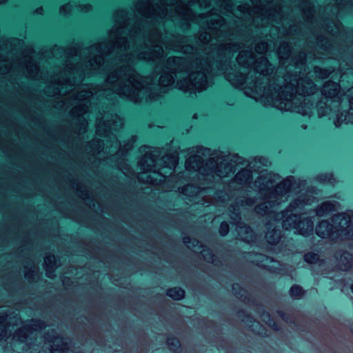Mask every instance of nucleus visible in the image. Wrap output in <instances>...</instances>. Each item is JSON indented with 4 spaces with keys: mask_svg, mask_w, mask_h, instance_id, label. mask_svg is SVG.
<instances>
[{
    "mask_svg": "<svg viewBox=\"0 0 353 353\" xmlns=\"http://www.w3.org/2000/svg\"><path fill=\"white\" fill-rule=\"evenodd\" d=\"M300 219L299 214L288 215L283 221V227L288 225L290 228L299 229V234L303 237H310L313 235L314 230V222L311 217H304L301 222L297 221Z\"/></svg>",
    "mask_w": 353,
    "mask_h": 353,
    "instance_id": "1",
    "label": "nucleus"
},
{
    "mask_svg": "<svg viewBox=\"0 0 353 353\" xmlns=\"http://www.w3.org/2000/svg\"><path fill=\"white\" fill-rule=\"evenodd\" d=\"M63 336L56 334L54 330L52 333L48 334V341L53 343L51 345L50 352L51 353H68L70 350L69 343L63 341Z\"/></svg>",
    "mask_w": 353,
    "mask_h": 353,
    "instance_id": "2",
    "label": "nucleus"
},
{
    "mask_svg": "<svg viewBox=\"0 0 353 353\" xmlns=\"http://www.w3.org/2000/svg\"><path fill=\"white\" fill-rule=\"evenodd\" d=\"M336 259L338 265L336 268L343 272L350 271L353 265V255L345 250H341L336 252Z\"/></svg>",
    "mask_w": 353,
    "mask_h": 353,
    "instance_id": "3",
    "label": "nucleus"
},
{
    "mask_svg": "<svg viewBox=\"0 0 353 353\" xmlns=\"http://www.w3.org/2000/svg\"><path fill=\"white\" fill-rule=\"evenodd\" d=\"M334 226L327 219L320 221L316 227L315 233L321 239L332 238Z\"/></svg>",
    "mask_w": 353,
    "mask_h": 353,
    "instance_id": "4",
    "label": "nucleus"
},
{
    "mask_svg": "<svg viewBox=\"0 0 353 353\" xmlns=\"http://www.w3.org/2000/svg\"><path fill=\"white\" fill-rule=\"evenodd\" d=\"M31 321L32 323L30 325H28V326L23 327V330H21L19 332H17V336L19 337V339H21V338H23V339H27L26 335L23 334V332L31 333L32 331H33V330L35 331L37 329L43 330L46 326V323L39 319H32Z\"/></svg>",
    "mask_w": 353,
    "mask_h": 353,
    "instance_id": "5",
    "label": "nucleus"
},
{
    "mask_svg": "<svg viewBox=\"0 0 353 353\" xmlns=\"http://www.w3.org/2000/svg\"><path fill=\"white\" fill-rule=\"evenodd\" d=\"M336 210V204L333 201H323L315 209V213L317 216L323 217Z\"/></svg>",
    "mask_w": 353,
    "mask_h": 353,
    "instance_id": "6",
    "label": "nucleus"
},
{
    "mask_svg": "<svg viewBox=\"0 0 353 353\" xmlns=\"http://www.w3.org/2000/svg\"><path fill=\"white\" fill-rule=\"evenodd\" d=\"M165 294L172 300L181 301L185 298V292L182 288L175 286L168 288L165 292Z\"/></svg>",
    "mask_w": 353,
    "mask_h": 353,
    "instance_id": "7",
    "label": "nucleus"
},
{
    "mask_svg": "<svg viewBox=\"0 0 353 353\" xmlns=\"http://www.w3.org/2000/svg\"><path fill=\"white\" fill-rule=\"evenodd\" d=\"M305 290L299 285L294 284L289 289V294L293 300H300L305 295Z\"/></svg>",
    "mask_w": 353,
    "mask_h": 353,
    "instance_id": "8",
    "label": "nucleus"
},
{
    "mask_svg": "<svg viewBox=\"0 0 353 353\" xmlns=\"http://www.w3.org/2000/svg\"><path fill=\"white\" fill-rule=\"evenodd\" d=\"M166 344L174 353H178L181 350V343L179 338L170 335L166 339Z\"/></svg>",
    "mask_w": 353,
    "mask_h": 353,
    "instance_id": "9",
    "label": "nucleus"
},
{
    "mask_svg": "<svg viewBox=\"0 0 353 353\" xmlns=\"http://www.w3.org/2000/svg\"><path fill=\"white\" fill-rule=\"evenodd\" d=\"M330 280L334 281L336 288H339L341 292H343L344 290L347 291L350 289L351 292L353 294V283L350 285L349 282L345 279L341 278L334 279V277H330Z\"/></svg>",
    "mask_w": 353,
    "mask_h": 353,
    "instance_id": "10",
    "label": "nucleus"
},
{
    "mask_svg": "<svg viewBox=\"0 0 353 353\" xmlns=\"http://www.w3.org/2000/svg\"><path fill=\"white\" fill-rule=\"evenodd\" d=\"M268 243L270 245H276L281 239V232L276 228H272L269 232V235L268 236Z\"/></svg>",
    "mask_w": 353,
    "mask_h": 353,
    "instance_id": "11",
    "label": "nucleus"
},
{
    "mask_svg": "<svg viewBox=\"0 0 353 353\" xmlns=\"http://www.w3.org/2000/svg\"><path fill=\"white\" fill-rule=\"evenodd\" d=\"M332 220L333 222L344 221L345 224L349 226L350 225L351 221H353V211L350 215L344 212L338 213L332 217Z\"/></svg>",
    "mask_w": 353,
    "mask_h": 353,
    "instance_id": "12",
    "label": "nucleus"
},
{
    "mask_svg": "<svg viewBox=\"0 0 353 353\" xmlns=\"http://www.w3.org/2000/svg\"><path fill=\"white\" fill-rule=\"evenodd\" d=\"M293 178L286 179L285 181L280 183L275 189V192L277 194L281 195L283 192L288 190L292 185Z\"/></svg>",
    "mask_w": 353,
    "mask_h": 353,
    "instance_id": "13",
    "label": "nucleus"
},
{
    "mask_svg": "<svg viewBox=\"0 0 353 353\" xmlns=\"http://www.w3.org/2000/svg\"><path fill=\"white\" fill-rule=\"evenodd\" d=\"M262 316L268 319V322H266V323L274 331L278 332L281 330L280 325L276 321L273 320L270 313L263 311Z\"/></svg>",
    "mask_w": 353,
    "mask_h": 353,
    "instance_id": "14",
    "label": "nucleus"
},
{
    "mask_svg": "<svg viewBox=\"0 0 353 353\" xmlns=\"http://www.w3.org/2000/svg\"><path fill=\"white\" fill-rule=\"evenodd\" d=\"M319 260V254L314 252H307L303 255V261L307 264L316 263Z\"/></svg>",
    "mask_w": 353,
    "mask_h": 353,
    "instance_id": "15",
    "label": "nucleus"
},
{
    "mask_svg": "<svg viewBox=\"0 0 353 353\" xmlns=\"http://www.w3.org/2000/svg\"><path fill=\"white\" fill-rule=\"evenodd\" d=\"M236 316L245 323H253L255 321L253 316L244 310H238Z\"/></svg>",
    "mask_w": 353,
    "mask_h": 353,
    "instance_id": "16",
    "label": "nucleus"
},
{
    "mask_svg": "<svg viewBox=\"0 0 353 353\" xmlns=\"http://www.w3.org/2000/svg\"><path fill=\"white\" fill-rule=\"evenodd\" d=\"M252 177V173L251 171L248 169H243L239 172L236 176V180L239 181L240 182L251 179Z\"/></svg>",
    "mask_w": 353,
    "mask_h": 353,
    "instance_id": "17",
    "label": "nucleus"
},
{
    "mask_svg": "<svg viewBox=\"0 0 353 353\" xmlns=\"http://www.w3.org/2000/svg\"><path fill=\"white\" fill-rule=\"evenodd\" d=\"M230 232L229 223L226 221H222L219 226V232L221 236H226Z\"/></svg>",
    "mask_w": 353,
    "mask_h": 353,
    "instance_id": "18",
    "label": "nucleus"
},
{
    "mask_svg": "<svg viewBox=\"0 0 353 353\" xmlns=\"http://www.w3.org/2000/svg\"><path fill=\"white\" fill-rule=\"evenodd\" d=\"M55 268V263L54 261H51L50 259H49V263L46 265V276L48 278H52V274L54 272Z\"/></svg>",
    "mask_w": 353,
    "mask_h": 353,
    "instance_id": "19",
    "label": "nucleus"
},
{
    "mask_svg": "<svg viewBox=\"0 0 353 353\" xmlns=\"http://www.w3.org/2000/svg\"><path fill=\"white\" fill-rule=\"evenodd\" d=\"M276 314L285 322H292L290 321V314L286 313L285 312L279 310L276 311Z\"/></svg>",
    "mask_w": 353,
    "mask_h": 353,
    "instance_id": "20",
    "label": "nucleus"
},
{
    "mask_svg": "<svg viewBox=\"0 0 353 353\" xmlns=\"http://www.w3.org/2000/svg\"><path fill=\"white\" fill-rule=\"evenodd\" d=\"M183 243L186 245L192 243V245L194 247L199 243L198 240L196 239H192L190 236H184L183 238Z\"/></svg>",
    "mask_w": 353,
    "mask_h": 353,
    "instance_id": "21",
    "label": "nucleus"
},
{
    "mask_svg": "<svg viewBox=\"0 0 353 353\" xmlns=\"http://www.w3.org/2000/svg\"><path fill=\"white\" fill-rule=\"evenodd\" d=\"M304 203L303 201L301 200V199H295L290 204V208L291 209H295L299 205H303Z\"/></svg>",
    "mask_w": 353,
    "mask_h": 353,
    "instance_id": "22",
    "label": "nucleus"
},
{
    "mask_svg": "<svg viewBox=\"0 0 353 353\" xmlns=\"http://www.w3.org/2000/svg\"><path fill=\"white\" fill-rule=\"evenodd\" d=\"M232 290L234 292L235 294L241 296H242V294H241V291L246 292V290L244 288H241L239 284L233 285Z\"/></svg>",
    "mask_w": 353,
    "mask_h": 353,
    "instance_id": "23",
    "label": "nucleus"
},
{
    "mask_svg": "<svg viewBox=\"0 0 353 353\" xmlns=\"http://www.w3.org/2000/svg\"><path fill=\"white\" fill-rule=\"evenodd\" d=\"M257 213H265L268 211V207L263 204L259 205L256 207Z\"/></svg>",
    "mask_w": 353,
    "mask_h": 353,
    "instance_id": "24",
    "label": "nucleus"
},
{
    "mask_svg": "<svg viewBox=\"0 0 353 353\" xmlns=\"http://www.w3.org/2000/svg\"><path fill=\"white\" fill-rule=\"evenodd\" d=\"M206 252L208 259H211L212 261H217L216 256L212 253V252L210 249H207ZM218 261L219 262L220 261L219 260Z\"/></svg>",
    "mask_w": 353,
    "mask_h": 353,
    "instance_id": "25",
    "label": "nucleus"
},
{
    "mask_svg": "<svg viewBox=\"0 0 353 353\" xmlns=\"http://www.w3.org/2000/svg\"><path fill=\"white\" fill-rule=\"evenodd\" d=\"M6 315H1L0 316V329L1 328H4V321H6Z\"/></svg>",
    "mask_w": 353,
    "mask_h": 353,
    "instance_id": "26",
    "label": "nucleus"
},
{
    "mask_svg": "<svg viewBox=\"0 0 353 353\" xmlns=\"http://www.w3.org/2000/svg\"><path fill=\"white\" fill-rule=\"evenodd\" d=\"M63 284L65 285V286H69L71 285L72 283V281H71V279L69 278V277H65L63 281Z\"/></svg>",
    "mask_w": 353,
    "mask_h": 353,
    "instance_id": "27",
    "label": "nucleus"
},
{
    "mask_svg": "<svg viewBox=\"0 0 353 353\" xmlns=\"http://www.w3.org/2000/svg\"><path fill=\"white\" fill-rule=\"evenodd\" d=\"M332 86V87H334V88H338L339 85L337 83H335V82H330L327 84V86Z\"/></svg>",
    "mask_w": 353,
    "mask_h": 353,
    "instance_id": "28",
    "label": "nucleus"
},
{
    "mask_svg": "<svg viewBox=\"0 0 353 353\" xmlns=\"http://www.w3.org/2000/svg\"><path fill=\"white\" fill-rule=\"evenodd\" d=\"M49 259H50V260H51V261H54V262L55 263V261H54V260H55V256H54V255L50 256L47 259V260H45V262H47V261L49 262Z\"/></svg>",
    "mask_w": 353,
    "mask_h": 353,
    "instance_id": "29",
    "label": "nucleus"
},
{
    "mask_svg": "<svg viewBox=\"0 0 353 353\" xmlns=\"http://www.w3.org/2000/svg\"><path fill=\"white\" fill-rule=\"evenodd\" d=\"M280 214H281L282 218H284L287 215V211L283 210L280 212Z\"/></svg>",
    "mask_w": 353,
    "mask_h": 353,
    "instance_id": "30",
    "label": "nucleus"
},
{
    "mask_svg": "<svg viewBox=\"0 0 353 353\" xmlns=\"http://www.w3.org/2000/svg\"><path fill=\"white\" fill-rule=\"evenodd\" d=\"M243 227L246 229V232H245L246 233L248 232V230H251L250 227L248 225H244Z\"/></svg>",
    "mask_w": 353,
    "mask_h": 353,
    "instance_id": "31",
    "label": "nucleus"
},
{
    "mask_svg": "<svg viewBox=\"0 0 353 353\" xmlns=\"http://www.w3.org/2000/svg\"><path fill=\"white\" fill-rule=\"evenodd\" d=\"M256 255H259L260 256H263V257H265V258H268V256L263 254H261V253H256L255 254Z\"/></svg>",
    "mask_w": 353,
    "mask_h": 353,
    "instance_id": "32",
    "label": "nucleus"
},
{
    "mask_svg": "<svg viewBox=\"0 0 353 353\" xmlns=\"http://www.w3.org/2000/svg\"><path fill=\"white\" fill-rule=\"evenodd\" d=\"M31 276H32V274H26V276L27 279H30L31 277Z\"/></svg>",
    "mask_w": 353,
    "mask_h": 353,
    "instance_id": "33",
    "label": "nucleus"
},
{
    "mask_svg": "<svg viewBox=\"0 0 353 353\" xmlns=\"http://www.w3.org/2000/svg\"><path fill=\"white\" fill-rule=\"evenodd\" d=\"M321 178L325 179L326 177L325 174H322L320 176Z\"/></svg>",
    "mask_w": 353,
    "mask_h": 353,
    "instance_id": "34",
    "label": "nucleus"
},
{
    "mask_svg": "<svg viewBox=\"0 0 353 353\" xmlns=\"http://www.w3.org/2000/svg\"><path fill=\"white\" fill-rule=\"evenodd\" d=\"M233 214H234L236 216H239V213H236L234 212H232Z\"/></svg>",
    "mask_w": 353,
    "mask_h": 353,
    "instance_id": "35",
    "label": "nucleus"
},
{
    "mask_svg": "<svg viewBox=\"0 0 353 353\" xmlns=\"http://www.w3.org/2000/svg\"><path fill=\"white\" fill-rule=\"evenodd\" d=\"M244 299L247 300V299H248V297L247 296H245Z\"/></svg>",
    "mask_w": 353,
    "mask_h": 353,
    "instance_id": "36",
    "label": "nucleus"
},
{
    "mask_svg": "<svg viewBox=\"0 0 353 353\" xmlns=\"http://www.w3.org/2000/svg\"><path fill=\"white\" fill-rule=\"evenodd\" d=\"M199 247H200V248H203L204 246H203V245L201 244V245H199Z\"/></svg>",
    "mask_w": 353,
    "mask_h": 353,
    "instance_id": "37",
    "label": "nucleus"
},
{
    "mask_svg": "<svg viewBox=\"0 0 353 353\" xmlns=\"http://www.w3.org/2000/svg\"><path fill=\"white\" fill-rule=\"evenodd\" d=\"M338 225L340 228H341V225H340V222L338 223Z\"/></svg>",
    "mask_w": 353,
    "mask_h": 353,
    "instance_id": "38",
    "label": "nucleus"
}]
</instances>
